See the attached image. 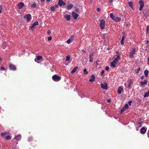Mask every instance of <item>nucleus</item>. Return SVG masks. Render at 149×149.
<instances>
[{
	"label": "nucleus",
	"mask_w": 149,
	"mask_h": 149,
	"mask_svg": "<svg viewBox=\"0 0 149 149\" xmlns=\"http://www.w3.org/2000/svg\"><path fill=\"white\" fill-rule=\"evenodd\" d=\"M42 57L40 55L36 56L34 59L35 61L38 63H40L42 61Z\"/></svg>",
	"instance_id": "nucleus-1"
},
{
	"label": "nucleus",
	"mask_w": 149,
	"mask_h": 149,
	"mask_svg": "<svg viewBox=\"0 0 149 149\" xmlns=\"http://www.w3.org/2000/svg\"><path fill=\"white\" fill-rule=\"evenodd\" d=\"M52 78L54 81L57 82L61 80V77L56 74H55L52 76Z\"/></svg>",
	"instance_id": "nucleus-2"
},
{
	"label": "nucleus",
	"mask_w": 149,
	"mask_h": 149,
	"mask_svg": "<svg viewBox=\"0 0 149 149\" xmlns=\"http://www.w3.org/2000/svg\"><path fill=\"white\" fill-rule=\"evenodd\" d=\"M24 18L26 20L27 22H29L32 19V16L31 15L29 14H27L24 16Z\"/></svg>",
	"instance_id": "nucleus-3"
},
{
	"label": "nucleus",
	"mask_w": 149,
	"mask_h": 149,
	"mask_svg": "<svg viewBox=\"0 0 149 149\" xmlns=\"http://www.w3.org/2000/svg\"><path fill=\"white\" fill-rule=\"evenodd\" d=\"M38 25V22L37 21L35 22L29 27V30L33 31L35 29V26Z\"/></svg>",
	"instance_id": "nucleus-4"
},
{
	"label": "nucleus",
	"mask_w": 149,
	"mask_h": 149,
	"mask_svg": "<svg viewBox=\"0 0 149 149\" xmlns=\"http://www.w3.org/2000/svg\"><path fill=\"white\" fill-rule=\"evenodd\" d=\"M105 24V22L103 19L100 20V27L101 29H104Z\"/></svg>",
	"instance_id": "nucleus-5"
},
{
	"label": "nucleus",
	"mask_w": 149,
	"mask_h": 149,
	"mask_svg": "<svg viewBox=\"0 0 149 149\" xmlns=\"http://www.w3.org/2000/svg\"><path fill=\"white\" fill-rule=\"evenodd\" d=\"M133 50L130 52L129 55V57L130 58H132L134 57V55L135 54L136 52V49L135 47L132 48Z\"/></svg>",
	"instance_id": "nucleus-6"
},
{
	"label": "nucleus",
	"mask_w": 149,
	"mask_h": 149,
	"mask_svg": "<svg viewBox=\"0 0 149 149\" xmlns=\"http://www.w3.org/2000/svg\"><path fill=\"white\" fill-rule=\"evenodd\" d=\"M139 3L140 5L139 10L140 11H141L144 6V3L142 0H140L139 1Z\"/></svg>",
	"instance_id": "nucleus-7"
},
{
	"label": "nucleus",
	"mask_w": 149,
	"mask_h": 149,
	"mask_svg": "<svg viewBox=\"0 0 149 149\" xmlns=\"http://www.w3.org/2000/svg\"><path fill=\"white\" fill-rule=\"evenodd\" d=\"M9 68L10 70L13 71H15L16 70V68L15 66L13 64H9Z\"/></svg>",
	"instance_id": "nucleus-8"
},
{
	"label": "nucleus",
	"mask_w": 149,
	"mask_h": 149,
	"mask_svg": "<svg viewBox=\"0 0 149 149\" xmlns=\"http://www.w3.org/2000/svg\"><path fill=\"white\" fill-rule=\"evenodd\" d=\"M147 130V128L145 126H144L142 127L140 130V133L142 134H143L146 133Z\"/></svg>",
	"instance_id": "nucleus-9"
},
{
	"label": "nucleus",
	"mask_w": 149,
	"mask_h": 149,
	"mask_svg": "<svg viewBox=\"0 0 149 149\" xmlns=\"http://www.w3.org/2000/svg\"><path fill=\"white\" fill-rule=\"evenodd\" d=\"M116 57L115 58L112 62H113V63L117 64L118 61L120 59V56L118 55H116Z\"/></svg>",
	"instance_id": "nucleus-10"
},
{
	"label": "nucleus",
	"mask_w": 149,
	"mask_h": 149,
	"mask_svg": "<svg viewBox=\"0 0 149 149\" xmlns=\"http://www.w3.org/2000/svg\"><path fill=\"white\" fill-rule=\"evenodd\" d=\"M102 88L105 90H107L108 89L107 84L105 83L104 84H100Z\"/></svg>",
	"instance_id": "nucleus-11"
},
{
	"label": "nucleus",
	"mask_w": 149,
	"mask_h": 149,
	"mask_svg": "<svg viewBox=\"0 0 149 149\" xmlns=\"http://www.w3.org/2000/svg\"><path fill=\"white\" fill-rule=\"evenodd\" d=\"M17 6L19 9H21L24 6V4L23 2H20Z\"/></svg>",
	"instance_id": "nucleus-12"
},
{
	"label": "nucleus",
	"mask_w": 149,
	"mask_h": 149,
	"mask_svg": "<svg viewBox=\"0 0 149 149\" xmlns=\"http://www.w3.org/2000/svg\"><path fill=\"white\" fill-rule=\"evenodd\" d=\"M133 83V81L132 79H131L128 83V84L127 85V88H131V86ZM127 83H125L124 85L125 86H126Z\"/></svg>",
	"instance_id": "nucleus-13"
},
{
	"label": "nucleus",
	"mask_w": 149,
	"mask_h": 149,
	"mask_svg": "<svg viewBox=\"0 0 149 149\" xmlns=\"http://www.w3.org/2000/svg\"><path fill=\"white\" fill-rule=\"evenodd\" d=\"M74 38V36L72 35L69 38L67 41V43L68 44H70L73 40Z\"/></svg>",
	"instance_id": "nucleus-14"
},
{
	"label": "nucleus",
	"mask_w": 149,
	"mask_h": 149,
	"mask_svg": "<svg viewBox=\"0 0 149 149\" xmlns=\"http://www.w3.org/2000/svg\"><path fill=\"white\" fill-rule=\"evenodd\" d=\"M72 15L75 19H77L79 16L76 13L74 12H72Z\"/></svg>",
	"instance_id": "nucleus-15"
},
{
	"label": "nucleus",
	"mask_w": 149,
	"mask_h": 149,
	"mask_svg": "<svg viewBox=\"0 0 149 149\" xmlns=\"http://www.w3.org/2000/svg\"><path fill=\"white\" fill-rule=\"evenodd\" d=\"M58 4L60 6L65 5V3L62 0H59Z\"/></svg>",
	"instance_id": "nucleus-16"
},
{
	"label": "nucleus",
	"mask_w": 149,
	"mask_h": 149,
	"mask_svg": "<svg viewBox=\"0 0 149 149\" xmlns=\"http://www.w3.org/2000/svg\"><path fill=\"white\" fill-rule=\"evenodd\" d=\"M21 135L20 134H19L17 135H15L14 137V139L18 141L21 140Z\"/></svg>",
	"instance_id": "nucleus-17"
},
{
	"label": "nucleus",
	"mask_w": 149,
	"mask_h": 149,
	"mask_svg": "<svg viewBox=\"0 0 149 149\" xmlns=\"http://www.w3.org/2000/svg\"><path fill=\"white\" fill-rule=\"evenodd\" d=\"M7 134L8 132H2L1 133V136L3 138H5L6 135Z\"/></svg>",
	"instance_id": "nucleus-18"
},
{
	"label": "nucleus",
	"mask_w": 149,
	"mask_h": 149,
	"mask_svg": "<svg viewBox=\"0 0 149 149\" xmlns=\"http://www.w3.org/2000/svg\"><path fill=\"white\" fill-rule=\"evenodd\" d=\"M93 53H92L90 54L89 55V61L90 62H92L93 61Z\"/></svg>",
	"instance_id": "nucleus-19"
},
{
	"label": "nucleus",
	"mask_w": 149,
	"mask_h": 149,
	"mask_svg": "<svg viewBox=\"0 0 149 149\" xmlns=\"http://www.w3.org/2000/svg\"><path fill=\"white\" fill-rule=\"evenodd\" d=\"M113 20L115 22H119L121 20V19L118 17H115Z\"/></svg>",
	"instance_id": "nucleus-20"
},
{
	"label": "nucleus",
	"mask_w": 149,
	"mask_h": 149,
	"mask_svg": "<svg viewBox=\"0 0 149 149\" xmlns=\"http://www.w3.org/2000/svg\"><path fill=\"white\" fill-rule=\"evenodd\" d=\"M95 78V76L94 75H92L91 76V78L89 80V81L92 82L94 81Z\"/></svg>",
	"instance_id": "nucleus-21"
},
{
	"label": "nucleus",
	"mask_w": 149,
	"mask_h": 149,
	"mask_svg": "<svg viewBox=\"0 0 149 149\" xmlns=\"http://www.w3.org/2000/svg\"><path fill=\"white\" fill-rule=\"evenodd\" d=\"M123 90V89L121 87H119L118 89V90L117 91L118 93L120 94L121 93L122 91Z\"/></svg>",
	"instance_id": "nucleus-22"
},
{
	"label": "nucleus",
	"mask_w": 149,
	"mask_h": 149,
	"mask_svg": "<svg viewBox=\"0 0 149 149\" xmlns=\"http://www.w3.org/2000/svg\"><path fill=\"white\" fill-rule=\"evenodd\" d=\"M147 81L146 80H145L143 82L141 81L140 83L141 86H144L147 83Z\"/></svg>",
	"instance_id": "nucleus-23"
},
{
	"label": "nucleus",
	"mask_w": 149,
	"mask_h": 149,
	"mask_svg": "<svg viewBox=\"0 0 149 149\" xmlns=\"http://www.w3.org/2000/svg\"><path fill=\"white\" fill-rule=\"evenodd\" d=\"M12 136L10 135H7L5 136V139L6 140H9L11 139Z\"/></svg>",
	"instance_id": "nucleus-24"
},
{
	"label": "nucleus",
	"mask_w": 149,
	"mask_h": 149,
	"mask_svg": "<svg viewBox=\"0 0 149 149\" xmlns=\"http://www.w3.org/2000/svg\"><path fill=\"white\" fill-rule=\"evenodd\" d=\"M124 40H125V37H124V36H123L122 37V38H121V40L120 41V43L121 45H123L124 44Z\"/></svg>",
	"instance_id": "nucleus-25"
},
{
	"label": "nucleus",
	"mask_w": 149,
	"mask_h": 149,
	"mask_svg": "<svg viewBox=\"0 0 149 149\" xmlns=\"http://www.w3.org/2000/svg\"><path fill=\"white\" fill-rule=\"evenodd\" d=\"M128 3L129 6L133 10V3L132 2L130 1Z\"/></svg>",
	"instance_id": "nucleus-26"
},
{
	"label": "nucleus",
	"mask_w": 149,
	"mask_h": 149,
	"mask_svg": "<svg viewBox=\"0 0 149 149\" xmlns=\"http://www.w3.org/2000/svg\"><path fill=\"white\" fill-rule=\"evenodd\" d=\"M78 68V67H76L73 68V69L71 71V73L72 74H73L77 70V69Z\"/></svg>",
	"instance_id": "nucleus-27"
},
{
	"label": "nucleus",
	"mask_w": 149,
	"mask_h": 149,
	"mask_svg": "<svg viewBox=\"0 0 149 149\" xmlns=\"http://www.w3.org/2000/svg\"><path fill=\"white\" fill-rule=\"evenodd\" d=\"M148 70H145L144 71V74L145 75V77H148Z\"/></svg>",
	"instance_id": "nucleus-28"
},
{
	"label": "nucleus",
	"mask_w": 149,
	"mask_h": 149,
	"mask_svg": "<svg viewBox=\"0 0 149 149\" xmlns=\"http://www.w3.org/2000/svg\"><path fill=\"white\" fill-rule=\"evenodd\" d=\"M28 141L29 142H31L33 140V137L32 136H30L28 137Z\"/></svg>",
	"instance_id": "nucleus-29"
},
{
	"label": "nucleus",
	"mask_w": 149,
	"mask_h": 149,
	"mask_svg": "<svg viewBox=\"0 0 149 149\" xmlns=\"http://www.w3.org/2000/svg\"><path fill=\"white\" fill-rule=\"evenodd\" d=\"M149 96V90L148 91V92L146 93L143 96V97H148Z\"/></svg>",
	"instance_id": "nucleus-30"
},
{
	"label": "nucleus",
	"mask_w": 149,
	"mask_h": 149,
	"mask_svg": "<svg viewBox=\"0 0 149 149\" xmlns=\"http://www.w3.org/2000/svg\"><path fill=\"white\" fill-rule=\"evenodd\" d=\"M70 19V16L69 15H66V19L67 21L69 20Z\"/></svg>",
	"instance_id": "nucleus-31"
},
{
	"label": "nucleus",
	"mask_w": 149,
	"mask_h": 149,
	"mask_svg": "<svg viewBox=\"0 0 149 149\" xmlns=\"http://www.w3.org/2000/svg\"><path fill=\"white\" fill-rule=\"evenodd\" d=\"M36 6V3L34 2L33 3H32L31 5V7L33 8H35Z\"/></svg>",
	"instance_id": "nucleus-32"
},
{
	"label": "nucleus",
	"mask_w": 149,
	"mask_h": 149,
	"mask_svg": "<svg viewBox=\"0 0 149 149\" xmlns=\"http://www.w3.org/2000/svg\"><path fill=\"white\" fill-rule=\"evenodd\" d=\"M73 5L72 4H70L67 7V9L68 10L71 9L73 7Z\"/></svg>",
	"instance_id": "nucleus-33"
},
{
	"label": "nucleus",
	"mask_w": 149,
	"mask_h": 149,
	"mask_svg": "<svg viewBox=\"0 0 149 149\" xmlns=\"http://www.w3.org/2000/svg\"><path fill=\"white\" fill-rule=\"evenodd\" d=\"M140 70V68L139 67L136 69L135 70V72L136 73H138L139 72Z\"/></svg>",
	"instance_id": "nucleus-34"
},
{
	"label": "nucleus",
	"mask_w": 149,
	"mask_h": 149,
	"mask_svg": "<svg viewBox=\"0 0 149 149\" xmlns=\"http://www.w3.org/2000/svg\"><path fill=\"white\" fill-rule=\"evenodd\" d=\"M136 125H137V126L139 127H141L142 125L141 123H137Z\"/></svg>",
	"instance_id": "nucleus-35"
},
{
	"label": "nucleus",
	"mask_w": 149,
	"mask_h": 149,
	"mask_svg": "<svg viewBox=\"0 0 149 149\" xmlns=\"http://www.w3.org/2000/svg\"><path fill=\"white\" fill-rule=\"evenodd\" d=\"M70 59V56L68 55L66 57V61H69Z\"/></svg>",
	"instance_id": "nucleus-36"
},
{
	"label": "nucleus",
	"mask_w": 149,
	"mask_h": 149,
	"mask_svg": "<svg viewBox=\"0 0 149 149\" xmlns=\"http://www.w3.org/2000/svg\"><path fill=\"white\" fill-rule=\"evenodd\" d=\"M110 17L112 18L113 20V19H114L115 17L114 16L113 14L112 13H111L110 14Z\"/></svg>",
	"instance_id": "nucleus-37"
},
{
	"label": "nucleus",
	"mask_w": 149,
	"mask_h": 149,
	"mask_svg": "<svg viewBox=\"0 0 149 149\" xmlns=\"http://www.w3.org/2000/svg\"><path fill=\"white\" fill-rule=\"evenodd\" d=\"M126 109L124 107L122 108L120 111V113H122L124 112Z\"/></svg>",
	"instance_id": "nucleus-38"
},
{
	"label": "nucleus",
	"mask_w": 149,
	"mask_h": 149,
	"mask_svg": "<svg viewBox=\"0 0 149 149\" xmlns=\"http://www.w3.org/2000/svg\"><path fill=\"white\" fill-rule=\"evenodd\" d=\"M116 64H115L113 63V62H112L111 63V66L113 67V68H114L116 67Z\"/></svg>",
	"instance_id": "nucleus-39"
},
{
	"label": "nucleus",
	"mask_w": 149,
	"mask_h": 149,
	"mask_svg": "<svg viewBox=\"0 0 149 149\" xmlns=\"http://www.w3.org/2000/svg\"><path fill=\"white\" fill-rule=\"evenodd\" d=\"M55 9V7L54 6H52L50 7V10L52 11H54Z\"/></svg>",
	"instance_id": "nucleus-40"
},
{
	"label": "nucleus",
	"mask_w": 149,
	"mask_h": 149,
	"mask_svg": "<svg viewBox=\"0 0 149 149\" xmlns=\"http://www.w3.org/2000/svg\"><path fill=\"white\" fill-rule=\"evenodd\" d=\"M143 14L145 15H147V11L146 10H143Z\"/></svg>",
	"instance_id": "nucleus-41"
},
{
	"label": "nucleus",
	"mask_w": 149,
	"mask_h": 149,
	"mask_svg": "<svg viewBox=\"0 0 149 149\" xmlns=\"http://www.w3.org/2000/svg\"><path fill=\"white\" fill-rule=\"evenodd\" d=\"M107 37V35L106 34H104L103 38L104 40H105L106 39V38Z\"/></svg>",
	"instance_id": "nucleus-42"
},
{
	"label": "nucleus",
	"mask_w": 149,
	"mask_h": 149,
	"mask_svg": "<svg viewBox=\"0 0 149 149\" xmlns=\"http://www.w3.org/2000/svg\"><path fill=\"white\" fill-rule=\"evenodd\" d=\"M75 10L76 12L79 13H80V10L79 8H75Z\"/></svg>",
	"instance_id": "nucleus-43"
},
{
	"label": "nucleus",
	"mask_w": 149,
	"mask_h": 149,
	"mask_svg": "<svg viewBox=\"0 0 149 149\" xmlns=\"http://www.w3.org/2000/svg\"><path fill=\"white\" fill-rule=\"evenodd\" d=\"M124 107L126 108V109H128L129 108V105L128 104H126L124 106Z\"/></svg>",
	"instance_id": "nucleus-44"
},
{
	"label": "nucleus",
	"mask_w": 149,
	"mask_h": 149,
	"mask_svg": "<svg viewBox=\"0 0 149 149\" xmlns=\"http://www.w3.org/2000/svg\"><path fill=\"white\" fill-rule=\"evenodd\" d=\"M1 46L2 48L3 49H4L6 47V46L4 43L2 44Z\"/></svg>",
	"instance_id": "nucleus-45"
},
{
	"label": "nucleus",
	"mask_w": 149,
	"mask_h": 149,
	"mask_svg": "<svg viewBox=\"0 0 149 149\" xmlns=\"http://www.w3.org/2000/svg\"><path fill=\"white\" fill-rule=\"evenodd\" d=\"M3 8V6L2 5H0V13L2 12V9Z\"/></svg>",
	"instance_id": "nucleus-46"
},
{
	"label": "nucleus",
	"mask_w": 149,
	"mask_h": 149,
	"mask_svg": "<svg viewBox=\"0 0 149 149\" xmlns=\"http://www.w3.org/2000/svg\"><path fill=\"white\" fill-rule=\"evenodd\" d=\"M1 70L2 71H5L6 70V69L3 67H1L0 68Z\"/></svg>",
	"instance_id": "nucleus-47"
},
{
	"label": "nucleus",
	"mask_w": 149,
	"mask_h": 149,
	"mask_svg": "<svg viewBox=\"0 0 149 149\" xmlns=\"http://www.w3.org/2000/svg\"><path fill=\"white\" fill-rule=\"evenodd\" d=\"M48 40L49 41L51 40L52 39V37L51 36H49L47 37Z\"/></svg>",
	"instance_id": "nucleus-48"
},
{
	"label": "nucleus",
	"mask_w": 149,
	"mask_h": 149,
	"mask_svg": "<svg viewBox=\"0 0 149 149\" xmlns=\"http://www.w3.org/2000/svg\"><path fill=\"white\" fill-rule=\"evenodd\" d=\"M84 74H86L88 73V72L86 71V69H84Z\"/></svg>",
	"instance_id": "nucleus-49"
},
{
	"label": "nucleus",
	"mask_w": 149,
	"mask_h": 149,
	"mask_svg": "<svg viewBox=\"0 0 149 149\" xmlns=\"http://www.w3.org/2000/svg\"><path fill=\"white\" fill-rule=\"evenodd\" d=\"M47 33L48 35H49L51 33V31L49 30L47 31Z\"/></svg>",
	"instance_id": "nucleus-50"
},
{
	"label": "nucleus",
	"mask_w": 149,
	"mask_h": 149,
	"mask_svg": "<svg viewBox=\"0 0 149 149\" xmlns=\"http://www.w3.org/2000/svg\"><path fill=\"white\" fill-rule=\"evenodd\" d=\"M104 70H102L101 72V76H103V74H104Z\"/></svg>",
	"instance_id": "nucleus-51"
},
{
	"label": "nucleus",
	"mask_w": 149,
	"mask_h": 149,
	"mask_svg": "<svg viewBox=\"0 0 149 149\" xmlns=\"http://www.w3.org/2000/svg\"><path fill=\"white\" fill-rule=\"evenodd\" d=\"M14 149H19V148L17 146V145H16L14 147Z\"/></svg>",
	"instance_id": "nucleus-52"
},
{
	"label": "nucleus",
	"mask_w": 149,
	"mask_h": 149,
	"mask_svg": "<svg viewBox=\"0 0 149 149\" xmlns=\"http://www.w3.org/2000/svg\"><path fill=\"white\" fill-rule=\"evenodd\" d=\"M146 30H147V31H146L147 33H148L149 32V31H148L149 30V26H147Z\"/></svg>",
	"instance_id": "nucleus-53"
},
{
	"label": "nucleus",
	"mask_w": 149,
	"mask_h": 149,
	"mask_svg": "<svg viewBox=\"0 0 149 149\" xmlns=\"http://www.w3.org/2000/svg\"><path fill=\"white\" fill-rule=\"evenodd\" d=\"M105 70L107 71L108 70H109V67L108 66H106L105 68Z\"/></svg>",
	"instance_id": "nucleus-54"
},
{
	"label": "nucleus",
	"mask_w": 149,
	"mask_h": 149,
	"mask_svg": "<svg viewBox=\"0 0 149 149\" xmlns=\"http://www.w3.org/2000/svg\"><path fill=\"white\" fill-rule=\"evenodd\" d=\"M54 7H55V8H58V5L57 4H56L55 5Z\"/></svg>",
	"instance_id": "nucleus-55"
},
{
	"label": "nucleus",
	"mask_w": 149,
	"mask_h": 149,
	"mask_svg": "<svg viewBox=\"0 0 149 149\" xmlns=\"http://www.w3.org/2000/svg\"><path fill=\"white\" fill-rule=\"evenodd\" d=\"M132 102V101H130L128 102V104H129V105L130 106L131 105V103Z\"/></svg>",
	"instance_id": "nucleus-56"
},
{
	"label": "nucleus",
	"mask_w": 149,
	"mask_h": 149,
	"mask_svg": "<svg viewBox=\"0 0 149 149\" xmlns=\"http://www.w3.org/2000/svg\"><path fill=\"white\" fill-rule=\"evenodd\" d=\"M107 102H108L110 103L111 102V100L110 99H108L107 100Z\"/></svg>",
	"instance_id": "nucleus-57"
},
{
	"label": "nucleus",
	"mask_w": 149,
	"mask_h": 149,
	"mask_svg": "<svg viewBox=\"0 0 149 149\" xmlns=\"http://www.w3.org/2000/svg\"><path fill=\"white\" fill-rule=\"evenodd\" d=\"M144 78V77L143 76H141V79H143Z\"/></svg>",
	"instance_id": "nucleus-58"
},
{
	"label": "nucleus",
	"mask_w": 149,
	"mask_h": 149,
	"mask_svg": "<svg viewBox=\"0 0 149 149\" xmlns=\"http://www.w3.org/2000/svg\"><path fill=\"white\" fill-rule=\"evenodd\" d=\"M100 10V8H97V11H99Z\"/></svg>",
	"instance_id": "nucleus-59"
},
{
	"label": "nucleus",
	"mask_w": 149,
	"mask_h": 149,
	"mask_svg": "<svg viewBox=\"0 0 149 149\" xmlns=\"http://www.w3.org/2000/svg\"><path fill=\"white\" fill-rule=\"evenodd\" d=\"M113 2L112 0H109V2L110 3H111Z\"/></svg>",
	"instance_id": "nucleus-60"
},
{
	"label": "nucleus",
	"mask_w": 149,
	"mask_h": 149,
	"mask_svg": "<svg viewBox=\"0 0 149 149\" xmlns=\"http://www.w3.org/2000/svg\"><path fill=\"white\" fill-rule=\"evenodd\" d=\"M148 64L149 65V56L148 58Z\"/></svg>",
	"instance_id": "nucleus-61"
},
{
	"label": "nucleus",
	"mask_w": 149,
	"mask_h": 149,
	"mask_svg": "<svg viewBox=\"0 0 149 149\" xmlns=\"http://www.w3.org/2000/svg\"><path fill=\"white\" fill-rule=\"evenodd\" d=\"M46 1L48 3L49 2L51 1V0H46Z\"/></svg>",
	"instance_id": "nucleus-62"
},
{
	"label": "nucleus",
	"mask_w": 149,
	"mask_h": 149,
	"mask_svg": "<svg viewBox=\"0 0 149 149\" xmlns=\"http://www.w3.org/2000/svg\"><path fill=\"white\" fill-rule=\"evenodd\" d=\"M148 136L149 138V130L148 131Z\"/></svg>",
	"instance_id": "nucleus-63"
},
{
	"label": "nucleus",
	"mask_w": 149,
	"mask_h": 149,
	"mask_svg": "<svg viewBox=\"0 0 149 149\" xmlns=\"http://www.w3.org/2000/svg\"><path fill=\"white\" fill-rule=\"evenodd\" d=\"M41 2H43L45 1V0H40Z\"/></svg>",
	"instance_id": "nucleus-64"
}]
</instances>
